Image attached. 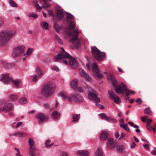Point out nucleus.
I'll use <instances>...</instances> for the list:
<instances>
[{"label":"nucleus","mask_w":156,"mask_h":156,"mask_svg":"<svg viewBox=\"0 0 156 156\" xmlns=\"http://www.w3.org/2000/svg\"><path fill=\"white\" fill-rule=\"evenodd\" d=\"M16 33L14 30H2L0 32V46L6 45L9 41Z\"/></svg>","instance_id":"nucleus-1"},{"label":"nucleus","mask_w":156,"mask_h":156,"mask_svg":"<svg viewBox=\"0 0 156 156\" xmlns=\"http://www.w3.org/2000/svg\"><path fill=\"white\" fill-rule=\"evenodd\" d=\"M55 86L51 81L48 82L42 88L41 93L45 97H48L53 94L55 91Z\"/></svg>","instance_id":"nucleus-2"},{"label":"nucleus","mask_w":156,"mask_h":156,"mask_svg":"<svg viewBox=\"0 0 156 156\" xmlns=\"http://www.w3.org/2000/svg\"><path fill=\"white\" fill-rule=\"evenodd\" d=\"M79 33L76 29H74L72 33L69 31L66 32V34L67 36H73V37L70 39V41L77 48L79 47L80 45V40L78 38Z\"/></svg>","instance_id":"nucleus-3"},{"label":"nucleus","mask_w":156,"mask_h":156,"mask_svg":"<svg viewBox=\"0 0 156 156\" xmlns=\"http://www.w3.org/2000/svg\"><path fill=\"white\" fill-rule=\"evenodd\" d=\"M0 80L2 82L5 84L8 83L12 81L15 86L17 88H19L22 86V84L20 80L16 79L12 80L9 77L8 74L1 75Z\"/></svg>","instance_id":"nucleus-4"},{"label":"nucleus","mask_w":156,"mask_h":156,"mask_svg":"<svg viewBox=\"0 0 156 156\" xmlns=\"http://www.w3.org/2000/svg\"><path fill=\"white\" fill-rule=\"evenodd\" d=\"M25 51V46L23 45H20L15 47L12 52V56L14 58L18 57L22 55Z\"/></svg>","instance_id":"nucleus-5"},{"label":"nucleus","mask_w":156,"mask_h":156,"mask_svg":"<svg viewBox=\"0 0 156 156\" xmlns=\"http://www.w3.org/2000/svg\"><path fill=\"white\" fill-rule=\"evenodd\" d=\"M91 52L94 57L98 60L103 59L105 57V54L102 52L95 46L91 47Z\"/></svg>","instance_id":"nucleus-6"},{"label":"nucleus","mask_w":156,"mask_h":156,"mask_svg":"<svg viewBox=\"0 0 156 156\" xmlns=\"http://www.w3.org/2000/svg\"><path fill=\"white\" fill-rule=\"evenodd\" d=\"M116 92L119 94H121L122 93L124 90L127 96L130 94L129 90L127 88L126 86L123 82L121 83V85L116 87L115 88Z\"/></svg>","instance_id":"nucleus-7"},{"label":"nucleus","mask_w":156,"mask_h":156,"mask_svg":"<svg viewBox=\"0 0 156 156\" xmlns=\"http://www.w3.org/2000/svg\"><path fill=\"white\" fill-rule=\"evenodd\" d=\"M0 104L3 105L2 109H0V112L2 111L4 112H9L13 108L12 104L7 103L4 100H0Z\"/></svg>","instance_id":"nucleus-8"},{"label":"nucleus","mask_w":156,"mask_h":156,"mask_svg":"<svg viewBox=\"0 0 156 156\" xmlns=\"http://www.w3.org/2000/svg\"><path fill=\"white\" fill-rule=\"evenodd\" d=\"M61 49L62 51H61L57 55L55 56L56 61L62 58H68L71 56L69 54L65 51L63 47L61 48Z\"/></svg>","instance_id":"nucleus-9"},{"label":"nucleus","mask_w":156,"mask_h":156,"mask_svg":"<svg viewBox=\"0 0 156 156\" xmlns=\"http://www.w3.org/2000/svg\"><path fill=\"white\" fill-rule=\"evenodd\" d=\"M88 97L89 99L96 102H99L100 98L97 97L96 94L94 91L91 90L88 93Z\"/></svg>","instance_id":"nucleus-10"},{"label":"nucleus","mask_w":156,"mask_h":156,"mask_svg":"<svg viewBox=\"0 0 156 156\" xmlns=\"http://www.w3.org/2000/svg\"><path fill=\"white\" fill-rule=\"evenodd\" d=\"M92 71L95 76L98 78H102L103 77V75L99 73L98 68V65L95 62L93 63Z\"/></svg>","instance_id":"nucleus-11"},{"label":"nucleus","mask_w":156,"mask_h":156,"mask_svg":"<svg viewBox=\"0 0 156 156\" xmlns=\"http://www.w3.org/2000/svg\"><path fill=\"white\" fill-rule=\"evenodd\" d=\"M108 92L110 98L114 100L115 103L119 104L121 101L119 97L112 90H109Z\"/></svg>","instance_id":"nucleus-12"},{"label":"nucleus","mask_w":156,"mask_h":156,"mask_svg":"<svg viewBox=\"0 0 156 156\" xmlns=\"http://www.w3.org/2000/svg\"><path fill=\"white\" fill-rule=\"evenodd\" d=\"M69 58V65L73 69H77L78 67L79 63L77 61L71 56Z\"/></svg>","instance_id":"nucleus-13"},{"label":"nucleus","mask_w":156,"mask_h":156,"mask_svg":"<svg viewBox=\"0 0 156 156\" xmlns=\"http://www.w3.org/2000/svg\"><path fill=\"white\" fill-rule=\"evenodd\" d=\"M79 72L81 76L84 78L85 80L89 82H91L92 81L91 77L88 74L86 73L83 69H80Z\"/></svg>","instance_id":"nucleus-14"},{"label":"nucleus","mask_w":156,"mask_h":156,"mask_svg":"<svg viewBox=\"0 0 156 156\" xmlns=\"http://www.w3.org/2000/svg\"><path fill=\"white\" fill-rule=\"evenodd\" d=\"M70 100L73 99L74 101L76 102H80L83 101L82 97L77 93L71 94L69 97Z\"/></svg>","instance_id":"nucleus-15"},{"label":"nucleus","mask_w":156,"mask_h":156,"mask_svg":"<svg viewBox=\"0 0 156 156\" xmlns=\"http://www.w3.org/2000/svg\"><path fill=\"white\" fill-rule=\"evenodd\" d=\"M36 117L39 120V124L43 122L47 118L46 116L44 115L41 113H39L37 114Z\"/></svg>","instance_id":"nucleus-16"},{"label":"nucleus","mask_w":156,"mask_h":156,"mask_svg":"<svg viewBox=\"0 0 156 156\" xmlns=\"http://www.w3.org/2000/svg\"><path fill=\"white\" fill-rule=\"evenodd\" d=\"M99 116L101 118L103 119H105L108 122H109L110 121H112V122H115V120L113 118L111 117H108L107 115L104 113H101L99 114Z\"/></svg>","instance_id":"nucleus-17"},{"label":"nucleus","mask_w":156,"mask_h":156,"mask_svg":"<svg viewBox=\"0 0 156 156\" xmlns=\"http://www.w3.org/2000/svg\"><path fill=\"white\" fill-rule=\"evenodd\" d=\"M116 145V142H114L112 138L109 139L107 144V147L110 149H112L114 148Z\"/></svg>","instance_id":"nucleus-18"},{"label":"nucleus","mask_w":156,"mask_h":156,"mask_svg":"<svg viewBox=\"0 0 156 156\" xmlns=\"http://www.w3.org/2000/svg\"><path fill=\"white\" fill-rule=\"evenodd\" d=\"M28 143L29 145V150L35 149L34 142L33 139L30 138H29Z\"/></svg>","instance_id":"nucleus-19"},{"label":"nucleus","mask_w":156,"mask_h":156,"mask_svg":"<svg viewBox=\"0 0 156 156\" xmlns=\"http://www.w3.org/2000/svg\"><path fill=\"white\" fill-rule=\"evenodd\" d=\"M72 122L74 123L77 122L79 120L80 118V114H72Z\"/></svg>","instance_id":"nucleus-20"},{"label":"nucleus","mask_w":156,"mask_h":156,"mask_svg":"<svg viewBox=\"0 0 156 156\" xmlns=\"http://www.w3.org/2000/svg\"><path fill=\"white\" fill-rule=\"evenodd\" d=\"M78 81L76 79H73L70 83L71 87L74 89H77Z\"/></svg>","instance_id":"nucleus-21"},{"label":"nucleus","mask_w":156,"mask_h":156,"mask_svg":"<svg viewBox=\"0 0 156 156\" xmlns=\"http://www.w3.org/2000/svg\"><path fill=\"white\" fill-rule=\"evenodd\" d=\"M18 98L17 95L15 94H11L9 96L8 99L11 101H15Z\"/></svg>","instance_id":"nucleus-22"},{"label":"nucleus","mask_w":156,"mask_h":156,"mask_svg":"<svg viewBox=\"0 0 156 156\" xmlns=\"http://www.w3.org/2000/svg\"><path fill=\"white\" fill-rule=\"evenodd\" d=\"M77 153L80 156H88L89 155L88 152L86 150L78 151Z\"/></svg>","instance_id":"nucleus-23"},{"label":"nucleus","mask_w":156,"mask_h":156,"mask_svg":"<svg viewBox=\"0 0 156 156\" xmlns=\"http://www.w3.org/2000/svg\"><path fill=\"white\" fill-rule=\"evenodd\" d=\"M60 113L56 111H54L51 114L52 118L55 120H56L60 115Z\"/></svg>","instance_id":"nucleus-24"},{"label":"nucleus","mask_w":156,"mask_h":156,"mask_svg":"<svg viewBox=\"0 0 156 156\" xmlns=\"http://www.w3.org/2000/svg\"><path fill=\"white\" fill-rule=\"evenodd\" d=\"M64 13L63 11L59 9L57 11V18L58 19H62L64 16Z\"/></svg>","instance_id":"nucleus-25"},{"label":"nucleus","mask_w":156,"mask_h":156,"mask_svg":"<svg viewBox=\"0 0 156 156\" xmlns=\"http://www.w3.org/2000/svg\"><path fill=\"white\" fill-rule=\"evenodd\" d=\"M108 136V134L106 132L103 131L100 135V138L102 140H105Z\"/></svg>","instance_id":"nucleus-26"},{"label":"nucleus","mask_w":156,"mask_h":156,"mask_svg":"<svg viewBox=\"0 0 156 156\" xmlns=\"http://www.w3.org/2000/svg\"><path fill=\"white\" fill-rule=\"evenodd\" d=\"M0 64L2 66L5 68H8L9 66V64L4 60L0 61Z\"/></svg>","instance_id":"nucleus-27"},{"label":"nucleus","mask_w":156,"mask_h":156,"mask_svg":"<svg viewBox=\"0 0 156 156\" xmlns=\"http://www.w3.org/2000/svg\"><path fill=\"white\" fill-rule=\"evenodd\" d=\"M36 72L39 75V76L40 77H41L43 76V73L40 67H37L36 69Z\"/></svg>","instance_id":"nucleus-28"},{"label":"nucleus","mask_w":156,"mask_h":156,"mask_svg":"<svg viewBox=\"0 0 156 156\" xmlns=\"http://www.w3.org/2000/svg\"><path fill=\"white\" fill-rule=\"evenodd\" d=\"M95 156H102V152L100 148H98L96 150Z\"/></svg>","instance_id":"nucleus-29"},{"label":"nucleus","mask_w":156,"mask_h":156,"mask_svg":"<svg viewBox=\"0 0 156 156\" xmlns=\"http://www.w3.org/2000/svg\"><path fill=\"white\" fill-rule=\"evenodd\" d=\"M33 4L37 10L41 9L42 7L39 6L37 0H34L33 2Z\"/></svg>","instance_id":"nucleus-30"},{"label":"nucleus","mask_w":156,"mask_h":156,"mask_svg":"<svg viewBox=\"0 0 156 156\" xmlns=\"http://www.w3.org/2000/svg\"><path fill=\"white\" fill-rule=\"evenodd\" d=\"M41 27L46 30H48V25L47 22L43 21L41 23Z\"/></svg>","instance_id":"nucleus-31"},{"label":"nucleus","mask_w":156,"mask_h":156,"mask_svg":"<svg viewBox=\"0 0 156 156\" xmlns=\"http://www.w3.org/2000/svg\"><path fill=\"white\" fill-rule=\"evenodd\" d=\"M19 102L21 104H24L27 103V100L25 97H23L19 99Z\"/></svg>","instance_id":"nucleus-32"},{"label":"nucleus","mask_w":156,"mask_h":156,"mask_svg":"<svg viewBox=\"0 0 156 156\" xmlns=\"http://www.w3.org/2000/svg\"><path fill=\"white\" fill-rule=\"evenodd\" d=\"M43 1L44 2V4L42 6V8H48L50 7V5L47 3L46 2L48 1H51V0H41V2Z\"/></svg>","instance_id":"nucleus-33"},{"label":"nucleus","mask_w":156,"mask_h":156,"mask_svg":"<svg viewBox=\"0 0 156 156\" xmlns=\"http://www.w3.org/2000/svg\"><path fill=\"white\" fill-rule=\"evenodd\" d=\"M53 27L55 29V30L57 32H59L61 28V26H60L56 23H54L53 25Z\"/></svg>","instance_id":"nucleus-34"},{"label":"nucleus","mask_w":156,"mask_h":156,"mask_svg":"<svg viewBox=\"0 0 156 156\" xmlns=\"http://www.w3.org/2000/svg\"><path fill=\"white\" fill-rule=\"evenodd\" d=\"M59 95L64 99H66L68 98L66 93L64 92H61Z\"/></svg>","instance_id":"nucleus-35"},{"label":"nucleus","mask_w":156,"mask_h":156,"mask_svg":"<svg viewBox=\"0 0 156 156\" xmlns=\"http://www.w3.org/2000/svg\"><path fill=\"white\" fill-rule=\"evenodd\" d=\"M27 16L29 17H33L34 19H36L37 18L38 16V15L36 14L35 13L33 12L29 13L28 14Z\"/></svg>","instance_id":"nucleus-36"},{"label":"nucleus","mask_w":156,"mask_h":156,"mask_svg":"<svg viewBox=\"0 0 156 156\" xmlns=\"http://www.w3.org/2000/svg\"><path fill=\"white\" fill-rule=\"evenodd\" d=\"M66 13L68 14V15L66 17L67 21H68L69 19L73 20L74 19V17L72 14L68 12H67Z\"/></svg>","instance_id":"nucleus-37"},{"label":"nucleus","mask_w":156,"mask_h":156,"mask_svg":"<svg viewBox=\"0 0 156 156\" xmlns=\"http://www.w3.org/2000/svg\"><path fill=\"white\" fill-rule=\"evenodd\" d=\"M9 4L11 6L13 7H16L17 5L16 3L12 0H9Z\"/></svg>","instance_id":"nucleus-38"},{"label":"nucleus","mask_w":156,"mask_h":156,"mask_svg":"<svg viewBox=\"0 0 156 156\" xmlns=\"http://www.w3.org/2000/svg\"><path fill=\"white\" fill-rule=\"evenodd\" d=\"M120 126L126 131H129V129L127 124H120Z\"/></svg>","instance_id":"nucleus-39"},{"label":"nucleus","mask_w":156,"mask_h":156,"mask_svg":"<svg viewBox=\"0 0 156 156\" xmlns=\"http://www.w3.org/2000/svg\"><path fill=\"white\" fill-rule=\"evenodd\" d=\"M33 49L32 48H29L28 49L27 52L25 54H24L23 56H25L26 55L27 56L30 55L33 52Z\"/></svg>","instance_id":"nucleus-40"},{"label":"nucleus","mask_w":156,"mask_h":156,"mask_svg":"<svg viewBox=\"0 0 156 156\" xmlns=\"http://www.w3.org/2000/svg\"><path fill=\"white\" fill-rule=\"evenodd\" d=\"M124 149V146L123 145H121L117 147V150L119 152H121Z\"/></svg>","instance_id":"nucleus-41"},{"label":"nucleus","mask_w":156,"mask_h":156,"mask_svg":"<svg viewBox=\"0 0 156 156\" xmlns=\"http://www.w3.org/2000/svg\"><path fill=\"white\" fill-rule=\"evenodd\" d=\"M144 113L151 115V111L149 107L147 108L144 110Z\"/></svg>","instance_id":"nucleus-42"},{"label":"nucleus","mask_w":156,"mask_h":156,"mask_svg":"<svg viewBox=\"0 0 156 156\" xmlns=\"http://www.w3.org/2000/svg\"><path fill=\"white\" fill-rule=\"evenodd\" d=\"M146 142V143L144 145L143 147L144 148L148 150L150 144L147 141Z\"/></svg>","instance_id":"nucleus-43"},{"label":"nucleus","mask_w":156,"mask_h":156,"mask_svg":"<svg viewBox=\"0 0 156 156\" xmlns=\"http://www.w3.org/2000/svg\"><path fill=\"white\" fill-rule=\"evenodd\" d=\"M35 150H29V153L30 156H36L34 153Z\"/></svg>","instance_id":"nucleus-44"},{"label":"nucleus","mask_w":156,"mask_h":156,"mask_svg":"<svg viewBox=\"0 0 156 156\" xmlns=\"http://www.w3.org/2000/svg\"><path fill=\"white\" fill-rule=\"evenodd\" d=\"M55 39L59 42L60 44H62L63 42L60 38L57 35L55 36Z\"/></svg>","instance_id":"nucleus-45"},{"label":"nucleus","mask_w":156,"mask_h":156,"mask_svg":"<svg viewBox=\"0 0 156 156\" xmlns=\"http://www.w3.org/2000/svg\"><path fill=\"white\" fill-rule=\"evenodd\" d=\"M75 25L74 23L73 22H71L69 25V27L70 29H72L75 28Z\"/></svg>","instance_id":"nucleus-46"},{"label":"nucleus","mask_w":156,"mask_h":156,"mask_svg":"<svg viewBox=\"0 0 156 156\" xmlns=\"http://www.w3.org/2000/svg\"><path fill=\"white\" fill-rule=\"evenodd\" d=\"M39 79V76L37 75H35L32 81L33 82H36Z\"/></svg>","instance_id":"nucleus-47"},{"label":"nucleus","mask_w":156,"mask_h":156,"mask_svg":"<svg viewBox=\"0 0 156 156\" xmlns=\"http://www.w3.org/2000/svg\"><path fill=\"white\" fill-rule=\"evenodd\" d=\"M52 69L57 72L59 71V69L56 66H53L52 67Z\"/></svg>","instance_id":"nucleus-48"},{"label":"nucleus","mask_w":156,"mask_h":156,"mask_svg":"<svg viewBox=\"0 0 156 156\" xmlns=\"http://www.w3.org/2000/svg\"><path fill=\"white\" fill-rule=\"evenodd\" d=\"M43 107L45 108H50V106L48 103H45L43 105Z\"/></svg>","instance_id":"nucleus-49"},{"label":"nucleus","mask_w":156,"mask_h":156,"mask_svg":"<svg viewBox=\"0 0 156 156\" xmlns=\"http://www.w3.org/2000/svg\"><path fill=\"white\" fill-rule=\"evenodd\" d=\"M147 127L148 130L150 131V130L152 128V127L151 126L150 124H147Z\"/></svg>","instance_id":"nucleus-50"},{"label":"nucleus","mask_w":156,"mask_h":156,"mask_svg":"<svg viewBox=\"0 0 156 156\" xmlns=\"http://www.w3.org/2000/svg\"><path fill=\"white\" fill-rule=\"evenodd\" d=\"M48 14H49V15L50 16H54V15L52 10H48Z\"/></svg>","instance_id":"nucleus-51"},{"label":"nucleus","mask_w":156,"mask_h":156,"mask_svg":"<svg viewBox=\"0 0 156 156\" xmlns=\"http://www.w3.org/2000/svg\"><path fill=\"white\" fill-rule=\"evenodd\" d=\"M60 156H68V154L66 152H63L61 153Z\"/></svg>","instance_id":"nucleus-52"},{"label":"nucleus","mask_w":156,"mask_h":156,"mask_svg":"<svg viewBox=\"0 0 156 156\" xmlns=\"http://www.w3.org/2000/svg\"><path fill=\"white\" fill-rule=\"evenodd\" d=\"M112 82L113 86L116 87L117 82L114 79L112 80Z\"/></svg>","instance_id":"nucleus-53"},{"label":"nucleus","mask_w":156,"mask_h":156,"mask_svg":"<svg viewBox=\"0 0 156 156\" xmlns=\"http://www.w3.org/2000/svg\"><path fill=\"white\" fill-rule=\"evenodd\" d=\"M18 134L20 136H24L26 135L25 133L23 132H19L18 133Z\"/></svg>","instance_id":"nucleus-54"},{"label":"nucleus","mask_w":156,"mask_h":156,"mask_svg":"<svg viewBox=\"0 0 156 156\" xmlns=\"http://www.w3.org/2000/svg\"><path fill=\"white\" fill-rule=\"evenodd\" d=\"M108 78L112 80H114V76L112 74H110L108 76Z\"/></svg>","instance_id":"nucleus-55"},{"label":"nucleus","mask_w":156,"mask_h":156,"mask_svg":"<svg viewBox=\"0 0 156 156\" xmlns=\"http://www.w3.org/2000/svg\"><path fill=\"white\" fill-rule=\"evenodd\" d=\"M135 146H136V144H135V143L134 142H133L132 143L131 145L130 148H133Z\"/></svg>","instance_id":"nucleus-56"},{"label":"nucleus","mask_w":156,"mask_h":156,"mask_svg":"<svg viewBox=\"0 0 156 156\" xmlns=\"http://www.w3.org/2000/svg\"><path fill=\"white\" fill-rule=\"evenodd\" d=\"M156 129L155 127V126L154 127H152V128L149 131H151V130H153L154 133H155L156 131Z\"/></svg>","instance_id":"nucleus-57"},{"label":"nucleus","mask_w":156,"mask_h":156,"mask_svg":"<svg viewBox=\"0 0 156 156\" xmlns=\"http://www.w3.org/2000/svg\"><path fill=\"white\" fill-rule=\"evenodd\" d=\"M138 101H139V104L140 105L142 102V101L141 100L140 98H138L136 101V102H137Z\"/></svg>","instance_id":"nucleus-58"},{"label":"nucleus","mask_w":156,"mask_h":156,"mask_svg":"<svg viewBox=\"0 0 156 156\" xmlns=\"http://www.w3.org/2000/svg\"><path fill=\"white\" fill-rule=\"evenodd\" d=\"M151 154L153 155H156V151L154 150H153L151 152Z\"/></svg>","instance_id":"nucleus-59"},{"label":"nucleus","mask_w":156,"mask_h":156,"mask_svg":"<svg viewBox=\"0 0 156 156\" xmlns=\"http://www.w3.org/2000/svg\"><path fill=\"white\" fill-rule=\"evenodd\" d=\"M53 144H46L45 147H49L52 146L53 145Z\"/></svg>","instance_id":"nucleus-60"},{"label":"nucleus","mask_w":156,"mask_h":156,"mask_svg":"<svg viewBox=\"0 0 156 156\" xmlns=\"http://www.w3.org/2000/svg\"><path fill=\"white\" fill-rule=\"evenodd\" d=\"M75 90H76L77 91H80L81 92L82 91V89L80 87H78V86L77 87V89H75Z\"/></svg>","instance_id":"nucleus-61"},{"label":"nucleus","mask_w":156,"mask_h":156,"mask_svg":"<svg viewBox=\"0 0 156 156\" xmlns=\"http://www.w3.org/2000/svg\"><path fill=\"white\" fill-rule=\"evenodd\" d=\"M115 136L116 138H118L119 137V133L118 132H115Z\"/></svg>","instance_id":"nucleus-62"},{"label":"nucleus","mask_w":156,"mask_h":156,"mask_svg":"<svg viewBox=\"0 0 156 156\" xmlns=\"http://www.w3.org/2000/svg\"><path fill=\"white\" fill-rule=\"evenodd\" d=\"M22 124V122H18L16 125V127H18L19 126H20Z\"/></svg>","instance_id":"nucleus-63"},{"label":"nucleus","mask_w":156,"mask_h":156,"mask_svg":"<svg viewBox=\"0 0 156 156\" xmlns=\"http://www.w3.org/2000/svg\"><path fill=\"white\" fill-rule=\"evenodd\" d=\"M151 122H152V120L151 119H148L147 120V124H150V123Z\"/></svg>","instance_id":"nucleus-64"}]
</instances>
